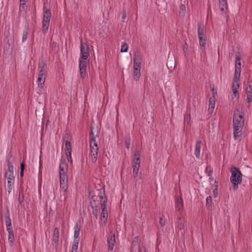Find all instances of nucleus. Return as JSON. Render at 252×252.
I'll return each mask as SVG.
<instances>
[{
	"mask_svg": "<svg viewBox=\"0 0 252 252\" xmlns=\"http://www.w3.org/2000/svg\"><path fill=\"white\" fill-rule=\"evenodd\" d=\"M244 126V116L240 114L239 111H235L233 117V137L235 140H237L242 136Z\"/></svg>",
	"mask_w": 252,
	"mask_h": 252,
	"instance_id": "obj_1",
	"label": "nucleus"
},
{
	"mask_svg": "<svg viewBox=\"0 0 252 252\" xmlns=\"http://www.w3.org/2000/svg\"><path fill=\"white\" fill-rule=\"evenodd\" d=\"M67 172L68 164L65 161L61 160L59 164L60 188L63 192H65L67 189Z\"/></svg>",
	"mask_w": 252,
	"mask_h": 252,
	"instance_id": "obj_2",
	"label": "nucleus"
},
{
	"mask_svg": "<svg viewBox=\"0 0 252 252\" xmlns=\"http://www.w3.org/2000/svg\"><path fill=\"white\" fill-rule=\"evenodd\" d=\"M231 176L230 181L233 185V188L234 190L238 189V185L242 183V174L240 170L236 167L232 166L230 168Z\"/></svg>",
	"mask_w": 252,
	"mask_h": 252,
	"instance_id": "obj_3",
	"label": "nucleus"
},
{
	"mask_svg": "<svg viewBox=\"0 0 252 252\" xmlns=\"http://www.w3.org/2000/svg\"><path fill=\"white\" fill-rule=\"evenodd\" d=\"M44 14L42 19V32L45 34L47 32L48 27L49 26L51 13L49 9L47 8L46 6H43Z\"/></svg>",
	"mask_w": 252,
	"mask_h": 252,
	"instance_id": "obj_4",
	"label": "nucleus"
},
{
	"mask_svg": "<svg viewBox=\"0 0 252 252\" xmlns=\"http://www.w3.org/2000/svg\"><path fill=\"white\" fill-rule=\"evenodd\" d=\"M74 240L71 248V252H77L78 246L80 241L79 235L80 232L81 227L78 223H76L74 228Z\"/></svg>",
	"mask_w": 252,
	"mask_h": 252,
	"instance_id": "obj_5",
	"label": "nucleus"
},
{
	"mask_svg": "<svg viewBox=\"0 0 252 252\" xmlns=\"http://www.w3.org/2000/svg\"><path fill=\"white\" fill-rule=\"evenodd\" d=\"M99 199L100 201V206L102 209L101 214V220H103L105 222L107 219V211L106 210L107 206V198L105 196H103V194L100 193L99 194Z\"/></svg>",
	"mask_w": 252,
	"mask_h": 252,
	"instance_id": "obj_6",
	"label": "nucleus"
},
{
	"mask_svg": "<svg viewBox=\"0 0 252 252\" xmlns=\"http://www.w3.org/2000/svg\"><path fill=\"white\" fill-rule=\"evenodd\" d=\"M90 156L91 158V161L93 163L96 161L98 156V147L96 141H93L90 143Z\"/></svg>",
	"mask_w": 252,
	"mask_h": 252,
	"instance_id": "obj_7",
	"label": "nucleus"
},
{
	"mask_svg": "<svg viewBox=\"0 0 252 252\" xmlns=\"http://www.w3.org/2000/svg\"><path fill=\"white\" fill-rule=\"evenodd\" d=\"M80 51H81V57L80 59L83 60H87L89 56V47L88 45L84 43L82 39L80 40Z\"/></svg>",
	"mask_w": 252,
	"mask_h": 252,
	"instance_id": "obj_8",
	"label": "nucleus"
},
{
	"mask_svg": "<svg viewBox=\"0 0 252 252\" xmlns=\"http://www.w3.org/2000/svg\"><path fill=\"white\" fill-rule=\"evenodd\" d=\"M5 177L7 179V190L9 193H10L13 189L14 177L13 174L5 173Z\"/></svg>",
	"mask_w": 252,
	"mask_h": 252,
	"instance_id": "obj_9",
	"label": "nucleus"
},
{
	"mask_svg": "<svg viewBox=\"0 0 252 252\" xmlns=\"http://www.w3.org/2000/svg\"><path fill=\"white\" fill-rule=\"evenodd\" d=\"M79 67L80 69V77L82 78H84L86 75L87 67L86 60H83L81 59H79Z\"/></svg>",
	"mask_w": 252,
	"mask_h": 252,
	"instance_id": "obj_10",
	"label": "nucleus"
},
{
	"mask_svg": "<svg viewBox=\"0 0 252 252\" xmlns=\"http://www.w3.org/2000/svg\"><path fill=\"white\" fill-rule=\"evenodd\" d=\"M241 57L239 56L236 57L235 64V79H237L238 77H240L241 75Z\"/></svg>",
	"mask_w": 252,
	"mask_h": 252,
	"instance_id": "obj_11",
	"label": "nucleus"
},
{
	"mask_svg": "<svg viewBox=\"0 0 252 252\" xmlns=\"http://www.w3.org/2000/svg\"><path fill=\"white\" fill-rule=\"evenodd\" d=\"M142 55L140 51H136L133 54V65L141 66Z\"/></svg>",
	"mask_w": 252,
	"mask_h": 252,
	"instance_id": "obj_12",
	"label": "nucleus"
},
{
	"mask_svg": "<svg viewBox=\"0 0 252 252\" xmlns=\"http://www.w3.org/2000/svg\"><path fill=\"white\" fill-rule=\"evenodd\" d=\"M70 135L68 133H66L63 136V139L65 143V151L66 153H71V146L69 142Z\"/></svg>",
	"mask_w": 252,
	"mask_h": 252,
	"instance_id": "obj_13",
	"label": "nucleus"
},
{
	"mask_svg": "<svg viewBox=\"0 0 252 252\" xmlns=\"http://www.w3.org/2000/svg\"><path fill=\"white\" fill-rule=\"evenodd\" d=\"M45 81V73H38V76L37 79L38 91L42 92L43 86Z\"/></svg>",
	"mask_w": 252,
	"mask_h": 252,
	"instance_id": "obj_14",
	"label": "nucleus"
},
{
	"mask_svg": "<svg viewBox=\"0 0 252 252\" xmlns=\"http://www.w3.org/2000/svg\"><path fill=\"white\" fill-rule=\"evenodd\" d=\"M239 79L240 77H238L237 79H235V75H234L232 83V91L236 97L239 96L238 89L239 88V84L238 83Z\"/></svg>",
	"mask_w": 252,
	"mask_h": 252,
	"instance_id": "obj_15",
	"label": "nucleus"
},
{
	"mask_svg": "<svg viewBox=\"0 0 252 252\" xmlns=\"http://www.w3.org/2000/svg\"><path fill=\"white\" fill-rule=\"evenodd\" d=\"M59 240V229L55 227L54 229L53 234L52 237V241L57 245L58 244Z\"/></svg>",
	"mask_w": 252,
	"mask_h": 252,
	"instance_id": "obj_16",
	"label": "nucleus"
},
{
	"mask_svg": "<svg viewBox=\"0 0 252 252\" xmlns=\"http://www.w3.org/2000/svg\"><path fill=\"white\" fill-rule=\"evenodd\" d=\"M133 78L135 80L138 81L140 77L141 66L133 65Z\"/></svg>",
	"mask_w": 252,
	"mask_h": 252,
	"instance_id": "obj_17",
	"label": "nucleus"
},
{
	"mask_svg": "<svg viewBox=\"0 0 252 252\" xmlns=\"http://www.w3.org/2000/svg\"><path fill=\"white\" fill-rule=\"evenodd\" d=\"M185 220L181 217H178L176 221V228L183 230L185 227Z\"/></svg>",
	"mask_w": 252,
	"mask_h": 252,
	"instance_id": "obj_18",
	"label": "nucleus"
},
{
	"mask_svg": "<svg viewBox=\"0 0 252 252\" xmlns=\"http://www.w3.org/2000/svg\"><path fill=\"white\" fill-rule=\"evenodd\" d=\"M201 141L198 139L196 141L194 155L197 158L200 157V153L201 150Z\"/></svg>",
	"mask_w": 252,
	"mask_h": 252,
	"instance_id": "obj_19",
	"label": "nucleus"
},
{
	"mask_svg": "<svg viewBox=\"0 0 252 252\" xmlns=\"http://www.w3.org/2000/svg\"><path fill=\"white\" fill-rule=\"evenodd\" d=\"M197 32L198 38H205L204 34V25L202 24L198 23L197 25Z\"/></svg>",
	"mask_w": 252,
	"mask_h": 252,
	"instance_id": "obj_20",
	"label": "nucleus"
},
{
	"mask_svg": "<svg viewBox=\"0 0 252 252\" xmlns=\"http://www.w3.org/2000/svg\"><path fill=\"white\" fill-rule=\"evenodd\" d=\"M140 155L138 151H136L135 152L133 159V164L132 165H136V166L140 167Z\"/></svg>",
	"mask_w": 252,
	"mask_h": 252,
	"instance_id": "obj_21",
	"label": "nucleus"
},
{
	"mask_svg": "<svg viewBox=\"0 0 252 252\" xmlns=\"http://www.w3.org/2000/svg\"><path fill=\"white\" fill-rule=\"evenodd\" d=\"M107 242L108 244L109 250L112 251L115 243V237L114 234L108 238Z\"/></svg>",
	"mask_w": 252,
	"mask_h": 252,
	"instance_id": "obj_22",
	"label": "nucleus"
},
{
	"mask_svg": "<svg viewBox=\"0 0 252 252\" xmlns=\"http://www.w3.org/2000/svg\"><path fill=\"white\" fill-rule=\"evenodd\" d=\"M215 106V97L213 95L209 98V111L213 112Z\"/></svg>",
	"mask_w": 252,
	"mask_h": 252,
	"instance_id": "obj_23",
	"label": "nucleus"
},
{
	"mask_svg": "<svg viewBox=\"0 0 252 252\" xmlns=\"http://www.w3.org/2000/svg\"><path fill=\"white\" fill-rule=\"evenodd\" d=\"M45 66H46V63H45V62L42 59L39 60V63H38V66L39 73H44Z\"/></svg>",
	"mask_w": 252,
	"mask_h": 252,
	"instance_id": "obj_24",
	"label": "nucleus"
},
{
	"mask_svg": "<svg viewBox=\"0 0 252 252\" xmlns=\"http://www.w3.org/2000/svg\"><path fill=\"white\" fill-rule=\"evenodd\" d=\"M26 2H23V1H20V4L19 6V13L20 15H24L25 13V11L27 8V6H26Z\"/></svg>",
	"mask_w": 252,
	"mask_h": 252,
	"instance_id": "obj_25",
	"label": "nucleus"
},
{
	"mask_svg": "<svg viewBox=\"0 0 252 252\" xmlns=\"http://www.w3.org/2000/svg\"><path fill=\"white\" fill-rule=\"evenodd\" d=\"M183 207V200L181 197H178L176 201V208L178 211L182 210Z\"/></svg>",
	"mask_w": 252,
	"mask_h": 252,
	"instance_id": "obj_26",
	"label": "nucleus"
},
{
	"mask_svg": "<svg viewBox=\"0 0 252 252\" xmlns=\"http://www.w3.org/2000/svg\"><path fill=\"white\" fill-rule=\"evenodd\" d=\"M5 222L6 226H10L11 225V221L10 218V215L8 210H7V212L5 215Z\"/></svg>",
	"mask_w": 252,
	"mask_h": 252,
	"instance_id": "obj_27",
	"label": "nucleus"
},
{
	"mask_svg": "<svg viewBox=\"0 0 252 252\" xmlns=\"http://www.w3.org/2000/svg\"><path fill=\"white\" fill-rule=\"evenodd\" d=\"M184 3L181 4L180 6V12H179L180 16H183V17L185 16L186 9V6H185V3H186L185 0L184 1Z\"/></svg>",
	"mask_w": 252,
	"mask_h": 252,
	"instance_id": "obj_28",
	"label": "nucleus"
},
{
	"mask_svg": "<svg viewBox=\"0 0 252 252\" xmlns=\"http://www.w3.org/2000/svg\"><path fill=\"white\" fill-rule=\"evenodd\" d=\"M138 237H135L132 242V245L131 247V252H135L136 251V247L138 243Z\"/></svg>",
	"mask_w": 252,
	"mask_h": 252,
	"instance_id": "obj_29",
	"label": "nucleus"
},
{
	"mask_svg": "<svg viewBox=\"0 0 252 252\" xmlns=\"http://www.w3.org/2000/svg\"><path fill=\"white\" fill-rule=\"evenodd\" d=\"M220 8L222 12H225L228 8V5L227 2H224V3H219Z\"/></svg>",
	"mask_w": 252,
	"mask_h": 252,
	"instance_id": "obj_30",
	"label": "nucleus"
},
{
	"mask_svg": "<svg viewBox=\"0 0 252 252\" xmlns=\"http://www.w3.org/2000/svg\"><path fill=\"white\" fill-rule=\"evenodd\" d=\"M132 168H133V173H132L133 177L134 178H135L138 176L139 167L138 166H136V165H132Z\"/></svg>",
	"mask_w": 252,
	"mask_h": 252,
	"instance_id": "obj_31",
	"label": "nucleus"
},
{
	"mask_svg": "<svg viewBox=\"0 0 252 252\" xmlns=\"http://www.w3.org/2000/svg\"><path fill=\"white\" fill-rule=\"evenodd\" d=\"M13 169L14 167L13 165L11 164L10 162H8L7 163V170L5 172V173H10L13 174Z\"/></svg>",
	"mask_w": 252,
	"mask_h": 252,
	"instance_id": "obj_32",
	"label": "nucleus"
},
{
	"mask_svg": "<svg viewBox=\"0 0 252 252\" xmlns=\"http://www.w3.org/2000/svg\"><path fill=\"white\" fill-rule=\"evenodd\" d=\"M205 172L208 176L211 177L213 173V169L209 166H207L205 170Z\"/></svg>",
	"mask_w": 252,
	"mask_h": 252,
	"instance_id": "obj_33",
	"label": "nucleus"
},
{
	"mask_svg": "<svg viewBox=\"0 0 252 252\" xmlns=\"http://www.w3.org/2000/svg\"><path fill=\"white\" fill-rule=\"evenodd\" d=\"M246 93H252V81H248V86L246 88Z\"/></svg>",
	"mask_w": 252,
	"mask_h": 252,
	"instance_id": "obj_34",
	"label": "nucleus"
},
{
	"mask_svg": "<svg viewBox=\"0 0 252 252\" xmlns=\"http://www.w3.org/2000/svg\"><path fill=\"white\" fill-rule=\"evenodd\" d=\"M128 49V45L126 43H123L121 46V52H126Z\"/></svg>",
	"mask_w": 252,
	"mask_h": 252,
	"instance_id": "obj_35",
	"label": "nucleus"
},
{
	"mask_svg": "<svg viewBox=\"0 0 252 252\" xmlns=\"http://www.w3.org/2000/svg\"><path fill=\"white\" fill-rule=\"evenodd\" d=\"M199 38V44L201 48L204 47L206 45V39L205 38L200 37Z\"/></svg>",
	"mask_w": 252,
	"mask_h": 252,
	"instance_id": "obj_36",
	"label": "nucleus"
},
{
	"mask_svg": "<svg viewBox=\"0 0 252 252\" xmlns=\"http://www.w3.org/2000/svg\"><path fill=\"white\" fill-rule=\"evenodd\" d=\"M28 36V32L27 31H24L22 34V42H24L27 39Z\"/></svg>",
	"mask_w": 252,
	"mask_h": 252,
	"instance_id": "obj_37",
	"label": "nucleus"
},
{
	"mask_svg": "<svg viewBox=\"0 0 252 252\" xmlns=\"http://www.w3.org/2000/svg\"><path fill=\"white\" fill-rule=\"evenodd\" d=\"M92 209H93V211H92L93 214L96 217L98 215V210L97 209V206H95V207L92 206Z\"/></svg>",
	"mask_w": 252,
	"mask_h": 252,
	"instance_id": "obj_38",
	"label": "nucleus"
},
{
	"mask_svg": "<svg viewBox=\"0 0 252 252\" xmlns=\"http://www.w3.org/2000/svg\"><path fill=\"white\" fill-rule=\"evenodd\" d=\"M247 101L249 103L252 101V93H247Z\"/></svg>",
	"mask_w": 252,
	"mask_h": 252,
	"instance_id": "obj_39",
	"label": "nucleus"
},
{
	"mask_svg": "<svg viewBox=\"0 0 252 252\" xmlns=\"http://www.w3.org/2000/svg\"><path fill=\"white\" fill-rule=\"evenodd\" d=\"M8 239L9 242H10V243H12L13 242L14 239L13 232L8 233Z\"/></svg>",
	"mask_w": 252,
	"mask_h": 252,
	"instance_id": "obj_40",
	"label": "nucleus"
},
{
	"mask_svg": "<svg viewBox=\"0 0 252 252\" xmlns=\"http://www.w3.org/2000/svg\"><path fill=\"white\" fill-rule=\"evenodd\" d=\"M162 217L163 215L159 217V223L161 226H163L165 223V220Z\"/></svg>",
	"mask_w": 252,
	"mask_h": 252,
	"instance_id": "obj_41",
	"label": "nucleus"
},
{
	"mask_svg": "<svg viewBox=\"0 0 252 252\" xmlns=\"http://www.w3.org/2000/svg\"><path fill=\"white\" fill-rule=\"evenodd\" d=\"M96 141L95 137L94 135V133L93 131H91L90 133V143L91 142Z\"/></svg>",
	"mask_w": 252,
	"mask_h": 252,
	"instance_id": "obj_42",
	"label": "nucleus"
},
{
	"mask_svg": "<svg viewBox=\"0 0 252 252\" xmlns=\"http://www.w3.org/2000/svg\"><path fill=\"white\" fill-rule=\"evenodd\" d=\"M126 147L127 149L129 148L130 145V139L129 137L127 138L126 140Z\"/></svg>",
	"mask_w": 252,
	"mask_h": 252,
	"instance_id": "obj_43",
	"label": "nucleus"
},
{
	"mask_svg": "<svg viewBox=\"0 0 252 252\" xmlns=\"http://www.w3.org/2000/svg\"><path fill=\"white\" fill-rule=\"evenodd\" d=\"M212 197L211 196H209L206 198V205H209L212 203Z\"/></svg>",
	"mask_w": 252,
	"mask_h": 252,
	"instance_id": "obj_44",
	"label": "nucleus"
},
{
	"mask_svg": "<svg viewBox=\"0 0 252 252\" xmlns=\"http://www.w3.org/2000/svg\"><path fill=\"white\" fill-rule=\"evenodd\" d=\"M184 119L187 121V122H188V120H189L190 119V114L187 112V113L184 115Z\"/></svg>",
	"mask_w": 252,
	"mask_h": 252,
	"instance_id": "obj_45",
	"label": "nucleus"
},
{
	"mask_svg": "<svg viewBox=\"0 0 252 252\" xmlns=\"http://www.w3.org/2000/svg\"><path fill=\"white\" fill-rule=\"evenodd\" d=\"M6 229L8 233L13 232L12 225H10V226H6Z\"/></svg>",
	"mask_w": 252,
	"mask_h": 252,
	"instance_id": "obj_46",
	"label": "nucleus"
},
{
	"mask_svg": "<svg viewBox=\"0 0 252 252\" xmlns=\"http://www.w3.org/2000/svg\"><path fill=\"white\" fill-rule=\"evenodd\" d=\"M126 12L125 10H123V13H122V17L123 22L124 21L125 19L126 18Z\"/></svg>",
	"mask_w": 252,
	"mask_h": 252,
	"instance_id": "obj_47",
	"label": "nucleus"
},
{
	"mask_svg": "<svg viewBox=\"0 0 252 252\" xmlns=\"http://www.w3.org/2000/svg\"><path fill=\"white\" fill-rule=\"evenodd\" d=\"M188 49V44L186 43L183 46V51L184 53H186Z\"/></svg>",
	"mask_w": 252,
	"mask_h": 252,
	"instance_id": "obj_48",
	"label": "nucleus"
},
{
	"mask_svg": "<svg viewBox=\"0 0 252 252\" xmlns=\"http://www.w3.org/2000/svg\"><path fill=\"white\" fill-rule=\"evenodd\" d=\"M138 252H147V251L145 247H142L139 248Z\"/></svg>",
	"mask_w": 252,
	"mask_h": 252,
	"instance_id": "obj_49",
	"label": "nucleus"
},
{
	"mask_svg": "<svg viewBox=\"0 0 252 252\" xmlns=\"http://www.w3.org/2000/svg\"><path fill=\"white\" fill-rule=\"evenodd\" d=\"M24 169H25V164H24V162H22L20 165V170H22V171H24Z\"/></svg>",
	"mask_w": 252,
	"mask_h": 252,
	"instance_id": "obj_50",
	"label": "nucleus"
},
{
	"mask_svg": "<svg viewBox=\"0 0 252 252\" xmlns=\"http://www.w3.org/2000/svg\"><path fill=\"white\" fill-rule=\"evenodd\" d=\"M65 154L67 159L68 158H70L71 157V153H66Z\"/></svg>",
	"mask_w": 252,
	"mask_h": 252,
	"instance_id": "obj_51",
	"label": "nucleus"
},
{
	"mask_svg": "<svg viewBox=\"0 0 252 252\" xmlns=\"http://www.w3.org/2000/svg\"><path fill=\"white\" fill-rule=\"evenodd\" d=\"M19 201L20 204H21L22 203V202L23 201V199H21L20 196H19Z\"/></svg>",
	"mask_w": 252,
	"mask_h": 252,
	"instance_id": "obj_52",
	"label": "nucleus"
},
{
	"mask_svg": "<svg viewBox=\"0 0 252 252\" xmlns=\"http://www.w3.org/2000/svg\"><path fill=\"white\" fill-rule=\"evenodd\" d=\"M24 176V171L21 170L20 171V176L21 177H23Z\"/></svg>",
	"mask_w": 252,
	"mask_h": 252,
	"instance_id": "obj_53",
	"label": "nucleus"
},
{
	"mask_svg": "<svg viewBox=\"0 0 252 252\" xmlns=\"http://www.w3.org/2000/svg\"><path fill=\"white\" fill-rule=\"evenodd\" d=\"M224 2H226V0H219V3H224Z\"/></svg>",
	"mask_w": 252,
	"mask_h": 252,
	"instance_id": "obj_54",
	"label": "nucleus"
},
{
	"mask_svg": "<svg viewBox=\"0 0 252 252\" xmlns=\"http://www.w3.org/2000/svg\"><path fill=\"white\" fill-rule=\"evenodd\" d=\"M67 160L69 162L72 163V161L71 157L70 158H67Z\"/></svg>",
	"mask_w": 252,
	"mask_h": 252,
	"instance_id": "obj_55",
	"label": "nucleus"
},
{
	"mask_svg": "<svg viewBox=\"0 0 252 252\" xmlns=\"http://www.w3.org/2000/svg\"><path fill=\"white\" fill-rule=\"evenodd\" d=\"M67 160L69 162L72 163V161L71 157L70 158H67Z\"/></svg>",
	"mask_w": 252,
	"mask_h": 252,
	"instance_id": "obj_56",
	"label": "nucleus"
},
{
	"mask_svg": "<svg viewBox=\"0 0 252 252\" xmlns=\"http://www.w3.org/2000/svg\"><path fill=\"white\" fill-rule=\"evenodd\" d=\"M28 0H20V1H23V2H27Z\"/></svg>",
	"mask_w": 252,
	"mask_h": 252,
	"instance_id": "obj_57",
	"label": "nucleus"
},
{
	"mask_svg": "<svg viewBox=\"0 0 252 252\" xmlns=\"http://www.w3.org/2000/svg\"><path fill=\"white\" fill-rule=\"evenodd\" d=\"M214 194H215L216 192H215V190H214Z\"/></svg>",
	"mask_w": 252,
	"mask_h": 252,
	"instance_id": "obj_58",
	"label": "nucleus"
}]
</instances>
